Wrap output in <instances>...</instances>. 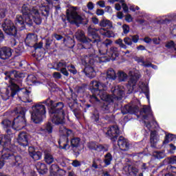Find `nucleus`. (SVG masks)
Wrapping results in <instances>:
<instances>
[{
    "instance_id": "1",
    "label": "nucleus",
    "mask_w": 176,
    "mask_h": 176,
    "mask_svg": "<svg viewBox=\"0 0 176 176\" xmlns=\"http://www.w3.org/2000/svg\"><path fill=\"white\" fill-rule=\"evenodd\" d=\"M21 12L23 16L17 15L16 18V25H17V27H19V25H23V24L32 25L34 22L38 25L42 23L41 14L38 11L37 7L31 6L30 4H23Z\"/></svg>"
},
{
    "instance_id": "2",
    "label": "nucleus",
    "mask_w": 176,
    "mask_h": 176,
    "mask_svg": "<svg viewBox=\"0 0 176 176\" xmlns=\"http://www.w3.org/2000/svg\"><path fill=\"white\" fill-rule=\"evenodd\" d=\"M12 140L10 135H0V153L1 152V159L3 160H8L11 159L14 163L15 166H20L23 163L21 157L14 156L10 152H13V149L16 148L15 146L11 144Z\"/></svg>"
},
{
    "instance_id": "3",
    "label": "nucleus",
    "mask_w": 176,
    "mask_h": 176,
    "mask_svg": "<svg viewBox=\"0 0 176 176\" xmlns=\"http://www.w3.org/2000/svg\"><path fill=\"white\" fill-rule=\"evenodd\" d=\"M50 109V117L54 124H63L65 120V111H64V103L59 102L54 104V101L50 98L43 102Z\"/></svg>"
},
{
    "instance_id": "4",
    "label": "nucleus",
    "mask_w": 176,
    "mask_h": 176,
    "mask_svg": "<svg viewBox=\"0 0 176 176\" xmlns=\"http://www.w3.org/2000/svg\"><path fill=\"white\" fill-rule=\"evenodd\" d=\"M14 78H24V74L16 70L10 72L5 78L6 80L9 79L10 85L7 88L0 89L1 97L4 101H8L10 97H14L19 91V85L16 84Z\"/></svg>"
},
{
    "instance_id": "5",
    "label": "nucleus",
    "mask_w": 176,
    "mask_h": 176,
    "mask_svg": "<svg viewBox=\"0 0 176 176\" xmlns=\"http://www.w3.org/2000/svg\"><path fill=\"white\" fill-rule=\"evenodd\" d=\"M27 109L24 107H18L14 109L12 113V115H16L19 113V115L14 119V121L12 124V122L9 120H4L1 122V124L3 129H9V127H12L15 130H21L25 126V112Z\"/></svg>"
},
{
    "instance_id": "6",
    "label": "nucleus",
    "mask_w": 176,
    "mask_h": 176,
    "mask_svg": "<svg viewBox=\"0 0 176 176\" xmlns=\"http://www.w3.org/2000/svg\"><path fill=\"white\" fill-rule=\"evenodd\" d=\"M92 93V96L90 97V101L92 103L98 102L100 100L102 101H109L111 102L112 98L108 95L107 91V85L97 81H92L89 85Z\"/></svg>"
},
{
    "instance_id": "7",
    "label": "nucleus",
    "mask_w": 176,
    "mask_h": 176,
    "mask_svg": "<svg viewBox=\"0 0 176 176\" xmlns=\"http://www.w3.org/2000/svg\"><path fill=\"white\" fill-rule=\"evenodd\" d=\"M91 52L92 54L89 56H85L82 58V64L85 67L83 72H85L86 76L93 79V78L96 76V71L93 67V65H94V63H96V60H94V54L96 53V51Z\"/></svg>"
},
{
    "instance_id": "8",
    "label": "nucleus",
    "mask_w": 176,
    "mask_h": 176,
    "mask_svg": "<svg viewBox=\"0 0 176 176\" xmlns=\"http://www.w3.org/2000/svg\"><path fill=\"white\" fill-rule=\"evenodd\" d=\"M111 93L113 96L108 95L109 97L111 98V101L104 100V102L102 106V110L104 111L105 113L109 112V109H111V102H113V99L116 98L117 100H120L122 97H123V94H124V87L119 85L116 86L111 89Z\"/></svg>"
},
{
    "instance_id": "9",
    "label": "nucleus",
    "mask_w": 176,
    "mask_h": 176,
    "mask_svg": "<svg viewBox=\"0 0 176 176\" xmlns=\"http://www.w3.org/2000/svg\"><path fill=\"white\" fill-rule=\"evenodd\" d=\"M59 133L60 135L58 141L59 146L60 149H65V151H67V149H69V144H68L69 140L68 138H71L74 135V131L69 129H67L63 125H61L59 127Z\"/></svg>"
},
{
    "instance_id": "10",
    "label": "nucleus",
    "mask_w": 176,
    "mask_h": 176,
    "mask_svg": "<svg viewBox=\"0 0 176 176\" xmlns=\"http://www.w3.org/2000/svg\"><path fill=\"white\" fill-rule=\"evenodd\" d=\"M46 113V107L42 103H37L32 107V120L34 123H41Z\"/></svg>"
},
{
    "instance_id": "11",
    "label": "nucleus",
    "mask_w": 176,
    "mask_h": 176,
    "mask_svg": "<svg viewBox=\"0 0 176 176\" xmlns=\"http://www.w3.org/2000/svg\"><path fill=\"white\" fill-rule=\"evenodd\" d=\"M75 36L77 41L84 43V49H90V52H94V48H93L91 45V39L86 37L85 32L82 30H78L75 34Z\"/></svg>"
},
{
    "instance_id": "12",
    "label": "nucleus",
    "mask_w": 176,
    "mask_h": 176,
    "mask_svg": "<svg viewBox=\"0 0 176 176\" xmlns=\"http://www.w3.org/2000/svg\"><path fill=\"white\" fill-rule=\"evenodd\" d=\"M1 27L3 31H4L7 35H10V36H16V35H17V28L14 26L12 21L6 19L3 23Z\"/></svg>"
},
{
    "instance_id": "13",
    "label": "nucleus",
    "mask_w": 176,
    "mask_h": 176,
    "mask_svg": "<svg viewBox=\"0 0 176 176\" xmlns=\"http://www.w3.org/2000/svg\"><path fill=\"white\" fill-rule=\"evenodd\" d=\"M67 20L72 24L82 21V16L78 14L75 10H69L67 12Z\"/></svg>"
},
{
    "instance_id": "14",
    "label": "nucleus",
    "mask_w": 176,
    "mask_h": 176,
    "mask_svg": "<svg viewBox=\"0 0 176 176\" xmlns=\"http://www.w3.org/2000/svg\"><path fill=\"white\" fill-rule=\"evenodd\" d=\"M120 131H119V127L117 125H114L108 128L107 135L111 141H116L118 135H119Z\"/></svg>"
},
{
    "instance_id": "15",
    "label": "nucleus",
    "mask_w": 176,
    "mask_h": 176,
    "mask_svg": "<svg viewBox=\"0 0 176 176\" xmlns=\"http://www.w3.org/2000/svg\"><path fill=\"white\" fill-rule=\"evenodd\" d=\"M55 69L60 71L65 76H69V73L67 71V62L65 60H60L54 65Z\"/></svg>"
},
{
    "instance_id": "16",
    "label": "nucleus",
    "mask_w": 176,
    "mask_h": 176,
    "mask_svg": "<svg viewBox=\"0 0 176 176\" xmlns=\"http://www.w3.org/2000/svg\"><path fill=\"white\" fill-rule=\"evenodd\" d=\"M87 146L89 149L96 151V152H108V148L107 146L96 142H89Z\"/></svg>"
},
{
    "instance_id": "17",
    "label": "nucleus",
    "mask_w": 176,
    "mask_h": 176,
    "mask_svg": "<svg viewBox=\"0 0 176 176\" xmlns=\"http://www.w3.org/2000/svg\"><path fill=\"white\" fill-rule=\"evenodd\" d=\"M118 145L121 151H129L130 148V143H129V140L123 136H120L119 138Z\"/></svg>"
},
{
    "instance_id": "18",
    "label": "nucleus",
    "mask_w": 176,
    "mask_h": 176,
    "mask_svg": "<svg viewBox=\"0 0 176 176\" xmlns=\"http://www.w3.org/2000/svg\"><path fill=\"white\" fill-rule=\"evenodd\" d=\"M12 57V49L8 47H3L0 48V58L1 60H8Z\"/></svg>"
},
{
    "instance_id": "19",
    "label": "nucleus",
    "mask_w": 176,
    "mask_h": 176,
    "mask_svg": "<svg viewBox=\"0 0 176 176\" xmlns=\"http://www.w3.org/2000/svg\"><path fill=\"white\" fill-rule=\"evenodd\" d=\"M138 111H140L138 106L126 104L122 109V113H123V115H126V113H137Z\"/></svg>"
},
{
    "instance_id": "20",
    "label": "nucleus",
    "mask_w": 176,
    "mask_h": 176,
    "mask_svg": "<svg viewBox=\"0 0 176 176\" xmlns=\"http://www.w3.org/2000/svg\"><path fill=\"white\" fill-rule=\"evenodd\" d=\"M19 98L23 102H32V100L30 99V91L27 89H23V91H19Z\"/></svg>"
},
{
    "instance_id": "21",
    "label": "nucleus",
    "mask_w": 176,
    "mask_h": 176,
    "mask_svg": "<svg viewBox=\"0 0 176 176\" xmlns=\"http://www.w3.org/2000/svg\"><path fill=\"white\" fill-rule=\"evenodd\" d=\"M18 144L22 146L28 145V135L25 132H21L18 135Z\"/></svg>"
},
{
    "instance_id": "22",
    "label": "nucleus",
    "mask_w": 176,
    "mask_h": 176,
    "mask_svg": "<svg viewBox=\"0 0 176 176\" xmlns=\"http://www.w3.org/2000/svg\"><path fill=\"white\" fill-rule=\"evenodd\" d=\"M140 115L142 116L143 119L148 120V119L153 118V116L152 114V110L149 107L145 106L140 110Z\"/></svg>"
},
{
    "instance_id": "23",
    "label": "nucleus",
    "mask_w": 176,
    "mask_h": 176,
    "mask_svg": "<svg viewBox=\"0 0 176 176\" xmlns=\"http://www.w3.org/2000/svg\"><path fill=\"white\" fill-rule=\"evenodd\" d=\"M107 56L109 57V59L107 60V61H109V60H116V58L119 57V48L116 47H110L107 52Z\"/></svg>"
},
{
    "instance_id": "24",
    "label": "nucleus",
    "mask_w": 176,
    "mask_h": 176,
    "mask_svg": "<svg viewBox=\"0 0 176 176\" xmlns=\"http://www.w3.org/2000/svg\"><path fill=\"white\" fill-rule=\"evenodd\" d=\"M97 30L91 28V27H89L88 28V35L89 36H91L93 38L94 40H91V43H98L100 39V36H98V34H97Z\"/></svg>"
},
{
    "instance_id": "25",
    "label": "nucleus",
    "mask_w": 176,
    "mask_h": 176,
    "mask_svg": "<svg viewBox=\"0 0 176 176\" xmlns=\"http://www.w3.org/2000/svg\"><path fill=\"white\" fill-rule=\"evenodd\" d=\"M29 155L32 157L33 160H40L42 157V153L40 151H35L34 147L29 148Z\"/></svg>"
},
{
    "instance_id": "26",
    "label": "nucleus",
    "mask_w": 176,
    "mask_h": 176,
    "mask_svg": "<svg viewBox=\"0 0 176 176\" xmlns=\"http://www.w3.org/2000/svg\"><path fill=\"white\" fill-rule=\"evenodd\" d=\"M131 78L129 81V85L127 86V88L130 87V89H129L128 93L130 94L131 93H133V89H134V86H135V83H137V80L138 78L133 74L131 75Z\"/></svg>"
},
{
    "instance_id": "27",
    "label": "nucleus",
    "mask_w": 176,
    "mask_h": 176,
    "mask_svg": "<svg viewBox=\"0 0 176 176\" xmlns=\"http://www.w3.org/2000/svg\"><path fill=\"white\" fill-rule=\"evenodd\" d=\"M36 168L39 174L43 175L47 173V167L46 166V164L42 162H37L36 164Z\"/></svg>"
},
{
    "instance_id": "28",
    "label": "nucleus",
    "mask_w": 176,
    "mask_h": 176,
    "mask_svg": "<svg viewBox=\"0 0 176 176\" xmlns=\"http://www.w3.org/2000/svg\"><path fill=\"white\" fill-rule=\"evenodd\" d=\"M106 79H108L109 80H115L116 79V73L115 72V70L112 68L109 69L106 73Z\"/></svg>"
},
{
    "instance_id": "29",
    "label": "nucleus",
    "mask_w": 176,
    "mask_h": 176,
    "mask_svg": "<svg viewBox=\"0 0 176 176\" xmlns=\"http://www.w3.org/2000/svg\"><path fill=\"white\" fill-rule=\"evenodd\" d=\"M117 75L120 82H126L127 80V74L124 72L120 71Z\"/></svg>"
},
{
    "instance_id": "30",
    "label": "nucleus",
    "mask_w": 176,
    "mask_h": 176,
    "mask_svg": "<svg viewBox=\"0 0 176 176\" xmlns=\"http://www.w3.org/2000/svg\"><path fill=\"white\" fill-rule=\"evenodd\" d=\"M45 162H47V164H52L54 162V157L53 155L50 154V153H45Z\"/></svg>"
},
{
    "instance_id": "31",
    "label": "nucleus",
    "mask_w": 176,
    "mask_h": 176,
    "mask_svg": "<svg viewBox=\"0 0 176 176\" xmlns=\"http://www.w3.org/2000/svg\"><path fill=\"white\" fill-rule=\"evenodd\" d=\"M36 8H37L38 12L41 10L42 14H49V10L45 5L41 3V5L36 6Z\"/></svg>"
},
{
    "instance_id": "32",
    "label": "nucleus",
    "mask_w": 176,
    "mask_h": 176,
    "mask_svg": "<svg viewBox=\"0 0 176 176\" xmlns=\"http://www.w3.org/2000/svg\"><path fill=\"white\" fill-rule=\"evenodd\" d=\"M150 142L153 145H155V144H156V142H157V136L156 135V131H153L151 133Z\"/></svg>"
},
{
    "instance_id": "33",
    "label": "nucleus",
    "mask_w": 176,
    "mask_h": 176,
    "mask_svg": "<svg viewBox=\"0 0 176 176\" xmlns=\"http://www.w3.org/2000/svg\"><path fill=\"white\" fill-rule=\"evenodd\" d=\"M100 27H109V28H112V22L107 19H102L100 22Z\"/></svg>"
},
{
    "instance_id": "34",
    "label": "nucleus",
    "mask_w": 176,
    "mask_h": 176,
    "mask_svg": "<svg viewBox=\"0 0 176 176\" xmlns=\"http://www.w3.org/2000/svg\"><path fill=\"white\" fill-rule=\"evenodd\" d=\"M80 144V139L79 138H73L71 140V146L72 148H78Z\"/></svg>"
},
{
    "instance_id": "35",
    "label": "nucleus",
    "mask_w": 176,
    "mask_h": 176,
    "mask_svg": "<svg viewBox=\"0 0 176 176\" xmlns=\"http://www.w3.org/2000/svg\"><path fill=\"white\" fill-rule=\"evenodd\" d=\"M112 154H111V153H107L105 155H104V162L106 164V166H109V164H111V162H112Z\"/></svg>"
},
{
    "instance_id": "36",
    "label": "nucleus",
    "mask_w": 176,
    "mask_h": 176,
    "mask_svg": "<svg viewBox=\"0 0 176 176\" xmlns=\"http://www.w3.org/2000/svg\"><path fill=\"white\" fill-rule=\"evenodd\" d=\"M127 170H128V173L131 175H137V174H138V168L134 167V166H129L127 167Z\"/></svg>"
},
{
    "instance_id": "37",
    "label": "nucleus",
    "mask_w": 176,
    "mask_h": 176,
    "mask_svg": "<svg viewBox=\"0 0 176 176\" xmlns=\"http://www.w3.org/2000/svg\"><path fill=\"white\" fill-rule=\"evenodd\" d=\"M35 38V35L28 34L25 39V42H27L28 43H34L35 42H36V41H38V38Z\"/></svg>"
},
{
    "instance_id": "38",
    "label": "nucleus",
    "mask_w": 176,
    "mask_h": 176,
    "mask_svg": "<svg viewBox=\"0 0 176 176\" xmlns=\"http://www.w3.org/2000/svg\"><path fill=\"white\" fill-rule=\"evenodd\" d=\"M27 81L29 85H34L36 82V77L33 74L29 75L27 78Z\"/></svg>"
},
{
    "instance_id": "39",
    "label": "nucleus",
    "mask_w": 176,
    "mask_h": 176,
    "mask_svg": "<svg viewBox=\"0 0 176 176\" xmlns=\"http://www.w3.org/2000/svg\"><path fill=\"white\" fill-rule=\"evenodd\" d=\"M135 60L139 64L141 63L142 67H145V65H146V63H148V60H145V58L144 56L136 57Z\"/></svg>"
},
{
    "instance_id": "40",
    "label": "nucleus",
    "mask_w": 176,
    "mask_h": 176,
    "mask_svg": "<svg viewBox=\"0 0 176 176\" xmlns=\"http://www.w3.org/2000/svg\"><path fill=\"white\" fill-rule=\"evenodd\" d=\"M44 131H46L48 134L53 133V125H52V123L48 122L45 124Z\"/></svg>"
},
{
    "instance_id": "41",
    "label": "nucleus",
    "mask_w": 176,
    "mask_h": 176,
    "mask_svg": "<svg viewBox=\"0 0 176 176\" xmlns=\"http://www.w3.org/2000/svg\"><path fill=\"white\" fill-rule=\"evenodd\" d=\"M175 137V135H173L171 133L167 134L165 137V140L163 142V144H168L170 141H173V140H174Z\"/></svg>"
},
{
    "instance_id": "42",
    "label": "nucleus",
    "mask_w": 176,
    "mask_h": 176,
    "mask_svg": "<svg viewBox=\"0 0 176 176\" xmlns=\"http://www.w3.org/2000/svg\"><path fill=\"white\" fill-rule=\"evenodd\" d=\"M6 16V7L3 5L0 6V19H3Z\"/></svg>"
},
{
    "instance_id": "43",
    "label": "nucleus",
    "mask_w": 176,
    "mask_h": 176,
    "mask_svg": "<svg viewBox=\"0 0 176 176\" xmlns=\"http://www.w3.org/2000/svg\"><path fill=\"white\" fill-rule=\"evenodd\" d=\"M153 156L157 159H163L164 157V152L163 151H155L153 153Z\"/></svg>"
},
{
    "instance_id": "44",
    "label": "nucleus",
    "mask_w": 176,
    "mask_h": 176,
    "mask_svg": "<svg viewBox=\"0 0 176 176\" xmlns=\"http://www.w3.org/2000/svg\"><path fill=\"white\" fill-rule=\"evenodd\" d=\"M115 43H116V45H118L122 49H127V45L123 43V40H122V38H118V40H116Z\"/></svg>"
},
{
    "instance_id": "45",
    "label": "nucleus",
    "mask_w": 176,
    "mask_h": 176,
    "mask_svg": "<svg viewBox=\"0 0 176 176\" xmlns=\"http://www.w3.org/2000/svg\"><path fill=\"white\" fill-rule=\"evenodd\" d=\"M99 53L100 56H105V54L108 56V50L107 47H102V45L99 48Z\"/></svg>"
},
{
    "instance_id": "46",
    "label": "nucleus",
    "mask_w": 176,
    "mask_h": 176,
    "mask_svg": "<svg viewBox=\"0 0 176 176\" xmlns=\"http://www.w3.org/2000/svg\"><path fill=\"white\" fill-rule=\"evenodd\" d=\"M166 47L168 49H174V50H176V45L173 41L168 42L166 45Z\"/></svg>"
},
{
    "instance_id": "47",
    "label": "nucleus",
    "mask_w": 176,
    "mask_h": 176,
    "mask_svg": "<svg viewBox=\"0 0 176 176\" xmlns=\"http://www.w3.org/2000/svg\"><path fill=\"white\" fill-rule=\"evenodd\" d=\"M102 47H106V49H108L109 46H111L112 45V41L109 39H106L103 43H102Z\"/></svg>"
},
{
    "instance_id": "48",
    "label": "nucleus",
    "mask_w": 176,
    "mask_h": 176,
    "mask_svg": "<svg viewBox=\"0 0 176 176\" xmlns=\"http://www.w3.org/2000/svg\"><path fill=\"white\" fill-rule=\"evenodd\" d=\"M50 173H57L58 171V165L57 164H52L50 168Z\"/></svg>"
},
{
    "instance_id": "49",
    "label": "nucleus",
    "mask_w": 176,
    "mask_h": 176,
    "mask_svg": "<svg viewBox=\"0 0 176 176\" xmlns=\"http://www.w3.org/2000/svg\"><path fill=\"white\" fill-rule=\"evenodd\" d=\"M122 30H123V34H124L125 35L130 32V27L129 26V25H126V24L123 25Z\"/></svg>"
},
{
    "instance_id": "50",
    "label": "nucleus",
    "mask_w": 176,
    "mask_h": 176,
    "mask_svg": "<svg viewBox=\"0 0 176 176\" xmlns=\"http://www.w3.org/2000/svg\"><path fill=\"white\" fill-rule=\"evenodd\" d=\"M124 42L125 45H128V46H131V45H133V40L130 37H125L124 38Z\"/></svg>"
},
{
    "instance_id": "51",
    "label": "nucleus",
    "mask_w": 176,
    "mask_h": 176,
    "mask_svg": "<svg viewBox=\"0 0 176 176\" xmlns=\"http://www.w3.org/2000/svg\"><path fill=\"white\" fill-rule=\"evenodd\" d=\"M104 36H106L107 38H112V37L115 36V34H113V32H112L111 30H106Z\"/></svg>"
},
{
    "instance_id": "52",
    "label": "nucleus",
    "mask_w": 176,
    "mask_h": 176,
    "mask_svg": "<svg viewBox=\"0 0 176 176\" xmlns=\"http://www.w3.org/2000/svg\"><path fill=\"white\" fill-rule=\"evenodd\" d=\"M91 118L95 122H97L100 119V115L98 114V111H94V113L92 115Z\"/></svg>"
},
{
    "instance_id": "53",
    "label": "nucleus",
    "mask_w": 176,
    "mask_h": 176,
    "mask_svg": "<svg viewBox=\"0 0 176 176\" xmlns=\"http://www.w3.org/2000/svg\"><path fill=\"white\" fill-rule=\"evenodd\" d=\"M87 8L89 9V10H93V9H94V3H93L91 1L88 2L87 4Z\"/></svg>"
},
{
    "instance_id": "54",
    "label": "nucleus",
    "mask_w": 176,
    "mask_h": 176,
    "mask_svg": "<svg viewBox=\"0 0 176 176\" xmlns=\"http://www.w3.org/2000/svg\"><path fill=\"white\" fill-rule=\"evenodd\" d=\"M146 67H151V68H153V69H157V66L155 65H152V63L149 61H148V63H146V65H145Z\"/></svg>"
},
{
    "instance_id": "55",
    "label": "nucleus",
    "mask_w": 176,
    "mask_h": 176,
    "mask_svg": "<svg viewBox=\"0 0 176 176\" xmlns=\"http://www.w3.org/2000/svg\"><path fill=\"white\" fill-rule=\"evenodd\" d=\"M72 166L74 167H80V162L78 160H74L73 162L72 163Z\"/></svg>"
},
{
    "instance_id": "56",
    "label": "nucleus",
    "mask_w": 176,
    "mask_h": 176,
    "mask_svg": "<svg viewBox=\"0 0 176 176\" xmlns=\"http://www.w3.org/2000/svg\"><path fill=\"white\" fill-rule=\"evenodd\" d=\"M53 77L55 79H61V73H60V72H54Z\"/></svg>"
},
{
    "instance_id": "57",
    "label": "nucleus",
    "mask_w": 176,
    "mask_h": 176,
    "mask_svg": "<svg viewBox=\"0 0 176 176\" xmlns=\"http://www.w3.org/2000/svg\"><path fill=\"white\" fill-rule=\"evenodd\" d=\"M132 42H134V43H137L138 42V39H140V36L138 35H134L131 36Z\"/></svg>"
},
{
    "instance_id": "58",
    "label": "nucleus",
    "mask_w": 176,
    "mask_h": 176,
    "mask_svg": "<svg viewBox=\"0 0 176 176\" xmlns=\"http://www.w3.org/2000/svg\"><path fill=\"white\" fill-rule=\"evenodd\" d=\"M167 169L169 170V171H170V173H174L175 174H176V168H175V166H168Z\"/></svg>"
},
{
    "instance_id": "59",
    "label": "nucleus",
    "mask_w": 176,
    "mask_h": 176,
    "mask_svg": "<svg viewBox=\"0 0 176 176\" xmlns=\"http://www.w3.org/2000/svg\"><path fill=\"white\" fill-rule=\"evenodd\" d=\"M16 45H17V41H16V39L11 38L10 39V45L12 46V47H14V46H16Z\"/></svg>"
},
{
    "instance_id": "60",
    "label": "nucleus",
    "mask_w": 176,
    "mask_h": 176,
    "mask_svg": "<svg viewBox=\"0 0 176 176\" xmlns=\"http://www.w3.org/2000/svg\"><path fill=\"white\" fill-rule=\"evenodd\" d=\"M104 13V10H101V9L96 10L97 16H102Z\"/></svg>"
},
{
    "instance_id": "61",
    "label": "nucleus",
    "mask_w": 176,
    "mask_h": 176,
    "mask_svg": "<svg viewBox=\"0 0 176 176\" xmlns=\"http://www.w3.org/2000/svg\"><path fill=\"white\" fill-rule=\"evenodd\" d=\"M152 41L154 45H160V38H153Z\"/></svg>"
},
{
    "instance_id": "62",
    "label": "nucleus",
    "mask_w": 176,
    "mask_h": 176,
    "mask_svg": "<svg viewBox=\"0 0 176 176\" xmlns=\"http://www.w3.org/2000/svg\"><path fill=\"white\" fill-rule=\"evenodd\" d=\"M97 5H99L100 8H105V2L104 1H98Z\"/></svg>"
},
{
    "instance_id": "63",
    "label": "nucleus",
    "mask_w": 176,
    "mask_h": 176,
    "mask_svg": "<svg viewBox=\"0 0 176 176\" xmlns=\"http://www.w3.org/2000/svg\"><path fill=\"white\" fill-rule=\"evenodd\" d=\"M144 42H145V43H151V42H152V38H149V37H145L143 39Z\"/></svg>"
},
{
    "instance_id": "64",
    "label": "nucleus",
    "mask_w": 176,
    "mask_h": 176,
    "mask_svg": "<svg viewBox=\"0 0 176 176\" xmlns=\"http://www.w3.org/2000/svg\"><path fill=\"white\" fill-rule=\"evenodd\" d=\"M170 163H171L172 164H176V157H172L170 159Z\"/></svg>"
}]
</instances>
